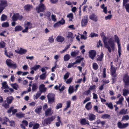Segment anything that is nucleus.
Segmentation results:
<instances>
[{
    "label": "nucleus",
    "mask_w": 129,
    "mask_h": 129,
    "mask_svg": "<svg viewBox=\"0 0 129 129\" xmlns=\"http://www.w3.org/2000/svg\"><path fill=\"white\" fill-rule=\"evenodd\" d=\"M58 66L56 64V63H55L54 66L52 68L51 70L52 72H54L56 68H58Z\"/></svg>",
    "instance_id": "nucleus-55"
},
{
    "label": "nucleus",
    "mask_w": 129,
    "mask_h": 129,
    "mask_svg": "<svg viewBox=\"0 0 129 129\" xmlns=\"http://www.w3.org/2000/svg\"><path fill=\"white\" fill-rule=\"evenodd\" d=\"M79 51L78 50H75L74 51L72 52L71 53V55L72 56L75 57L78 55L79 53Z\"/></svg>",
    "instance_id": "nucleus-25"
},
{
    "label": "nucleus",
    "mask_w": 129,
    "mask_h": 129,
    "mask_svg": "<svg viewBox=\"0 0 129 129\" xmlns=\"http://www.w3.org/2000/svg\"><path fill=\"white\" fill-rule=\"evenodd\" d=\"M106 105L110 109H112L113 108V105L110 102L109 103H107Z\"/></svg>",
    "instance_id": "nucleus-49"
},
{
    "label": "nucleus",
    "mask_w": 129,
    "mask_h": 129,
    "mask_svg": "<svg viewBox=\"0 0 129 129\" xmlns=\"http://www.w3.org/2000/svg\"><path fill=\"white\" fill-rule=\"evenodd\" d=\"M123 100V97L121 96L119 98V100L117 102H116V103L117 104H121Z\"/></svg>",
    "instance_id": "nucleus-42"
},
{
    "label": "nucleus",
    "mask_w": 129,
    "mask_h": 129,
    "mask_svg": "<svg viewBox=\"0 0 129 129\" xmlns=\"http://www.w3.org/2000/svg\"><path fill=\"white\" fill-rule=\"evenodd\" d=\"M92 107V105L91 102H89L87 103L85 106V108L87 110H90Z\"/></svg>",
    "instance_id": "nucleus-20"
},
{
    "label": "nucleus",
    "mask_w": 129,
    "mask_h": 129,
    "mask_svg": "<svg viewBox=\"0 0 129 129\" xmlns=\"http://www.w3.org/2000/svg\"><path fill=\"white\" fill-rule=\"evenodd\" d=\"M100 35L102 38L105 46L108 49L109 52L111 53L112 51H114L115 49V45L113 38H110L108 40L107 42V38L105 36L104 33L102 32Z\"/></svg>",
    "instance_id": "nucleus-1"
},
{
    "label": "nucleus",
    "mask_w": 129,
    "mask_h": 129,
    "mask_svg": "<svg viewBox=\"0 0 129 129\" xmlns=\"http://www.w3.org/2000/svg\"><path fill=\"white\" fill-rule=\"evenodd\" d=\"M42 92L39 91H38L36 93V95L35 96V98L36 99H37L41 95Z\"/></svg>",
    "instance_id": "nucleus-52"
},
{
    "label": "nucleus",
    "mask_w": 129,
    "mask_h": 129,
    "mask_svg": "<svg viewBox=\"0 0 129 129\" xmlns=\"http://www.w3.org/2000/svg\"><path fill=\"white\" fill-rule=\"evenodd\" d=\"M93 68L95 70H96L98 68V64L95 63H94L92 64Z\"/></svg>",
    "instance_id": "nucleus-51"
},
{
    "label": "nucleus",
    "mask_w": 129,
    "mask_h": 129,
    "mask_svg": "<svg viewBox=\"0 0 129 129\" xmlns=\"http://www.w3.org/2000/svg\"><path fill=\"white\" fill-rule=\"evenodd\" d=\"M123 80L125 83V87L129 84V76L127 74H125L123 77Z\"/></svg>",
    "instance_id": "nucleus-7"
},
{
    "label": "nucleus",
    "mask_w": 129,
    "mask_h": 129,
    "mask_svg": "<svg viewBox=\"0 0 129 129\" xmlns=\"http://www.w3.org/2000/svg\"><path fill=\"white\" fill-rule=\"evenodd\" d=\"M16 115L17 117L19 118L24 117L25 116L24 114L22 113V112H20L17 113L16 114Z\"/></svg>",
    "instance_id": "nucleus-24"
},
{
    "label": "nucleus",
    "mask_w": 129,
    "mask_h": 129,
    "mask_svg": "<svg viewBox=\"0 0 129 129\" xmlns=\"http://www.w3.org/2000/svg\"><path fill=\"white\" fill-rule=\"evenodd\" d=\"M113 39H114L113 38ZM115 40V41L117 43L118 48V53L119 55V57H120V56L121 55V44L120 43V40L118 38V37L116 36V35H115L114 36V41Z\"/></svg>",
    "instance_id": "nucleus-2"
},
{
    "label": "nucleus",
    "mask_w": 129,
    "mask_h": 129,
    "mask_svg": "<svg viewBox=\"0 0 129 129\" xmlns=\"http://www.w3.org/2000/svg\"><path fill=\"white\" fill-rule=\"evenodd\" d=\"M90 36L91 38H93L94 37H97L98 36V35L96 34L91 33L90 34Z\"/></svg>",
    "instance_id": "nucleus-57"
},
{
    "label": "nucleus",
    "mask_w": 129,
    "mask_h": 129,
    "mask_svg": "<svg viewBox=\"0 0 129 129\" xmlns=\"http://www.w3.org/2000/svg\"><path fill=\"white\" fill-rule=\"evenodd\" d=\"M23 29L22 27L20 25L16 26L15 28V31H21Z\"/></svg>",
    "instance_id": "nucleus-26"
},
{
    "label": "nucleus",
    "mask_w": 129,
    "mask_h": 129,
    "mask_svg": "<svg viewBox=\"0 0 129 129\" xmlns=\"http://www.w3.org/2000/svg\"><path fill=\"white\" fill-rule=\"evenodd\" d=\"M56 40L58 42H62L64 40V39L62 37L58 36L57 37Z\"/></svg>",
    "instance_id": "nucleus-34"
},
{
    "label": "nucleus",
    "mask_w": 129,
    "mask_h": 129,
    "mask_svg": "<svg viewBox=\"0 0 129 129\" xmlns=\"http://www.w3.org/2000/svg\"><path fill=\"white\" fill-rule=\"evenodd\" d=\"M24 10L27 11H29L33 8V6L30 4H27L25 5L24 7Z\"/></svg>",
    "instance_id": "nucleus-16"
},
{
    "label": "nucleus",
    "mask_w": 129,
    "mask_h": 129,
    "mask_svg": "<svg viewBox=\"0 0 129 129\" xmlns=\"http://www.w3.org/2000/svg\"><path fill=\"white\" fill-rule=\"evenodd\" d=\"M96 116L94 114L89 113L87 114V117L86 118L90 121H92L95 120L96 119Z\"/></svg>",
    "instance_id": "nucleus-6"
},
{
    "label": "nucleus",
    "mask_w": 129,
    "mask_h": 129,
    "mask_svg": "<svg viewBox=\"0 0 129 129\" xmlns=\"http://www.w3.org/2000/svg\"><path fill=\"white\" fill-rule=\"evenodd\" d=\"M129 93V90L126 89H124L123 90V95L124 96H126Z\"/></svg>",
    "instance_id": "nucleus-38"
},
{
    "label": "nucleus",
    "mask_w": 129,
    "mask_h": 129,
    "mask_svg": "<svg viewBox=\"0 0 129 129\" xmlns=\"http://www.w3.org/2000/svg\"><path fill=\"white\" fill-rule=\"evenodd\" d=\"M48 102L51 104L54 102V95L52 93H50L48 94L47 96Z\"/></svg>",
    "instance_id": "nucleus-5"
},
{
    "label": "nucleus",
    "mask_w": 129,
    "mask_h": 129,
    "mask_svg": "<svg viewBox=\"0 0 129 129\" xmlns=\"http://www.w3.org/2000/svg\"><path fill=\"white\" fill-rule=\"evenodd\" d=\"M22 18V16L20 15L18 13L15 14L12 16V19L14 21H16L17 19L21 20Z\"/></svg>",
    "instance_id": "nucleus-9"
},
{
    "label": "nucleus",
    "mask_w": 129,
    "mask_h": 129,
    "mask_svg": "<svg viewBox=\"0 0 129 129\" xmlns=\"http://www.w3.org/2000/svg\"><path fill=\"white\" fill-rule=\"evenodd\" d=\"M80 123L82 125H84L86 124L89 125V123L88 121L85 118H82L80 120Z\"/></svg>",
    "instance_id": "nucleus-18"
},
{
    "label": "nucleus",
    "mask_w": 129,
    "mask_h": 129,
    "mask_svg": "<svg viewBox=\"0 0 129 129\" xmlns=\"http://www.w3.org/2000/svg\"><path fill=\"white\" fill-rule=\"evenodd\" d=\"M27 52L26 49H23L22 48H20L19 50H15V52L19 54H22L25 53Z\"/></svg>",
    "instance_id": "nucleus-14"
},
{
    "label": "nucleus",
    "mask_w": 129,
    "mask_h": 129,
    "mask_svg": "<svg viewBox=\"0 0 129 129\" xmlns=\"http://www.w3.org/2000/svg\"><path fill=\"white\" fill-rule=\"evenodd\" d=\"M46 77V73L42 74L39 76L41 80H43L45 79Z\"/></svg>",
    "instance_id": "nucleus-40"
},
{
    "label": "nucleus",
    "mask_w": 129,
    "mask_h": 129,
    "mask_svg": "<svg viewBox=\"0 0 129 129\" xmlns=\"http://www.w3.org/2000/svg\"><path fill=\"white\" fill-rule=\"evenodd\" d=\"M42 109V107L41 106H39L35 110V111L37 113L39 114L41 112Z\"/></svg>",
    "instance_id": "nucleus-22"
},
{
    "label": "nucleus",
    "mask_w": 129,
    "mask_h": 129,
    "mask_svg": "<svg viewBox=\"0 0 129 129\" xmlns=\"http://www.w3.org/2000/svg\"><path fill=\"white\" fill-rule=\"evenodd\" d=\"M67 17L68 18H69V21H72L73 18V15L72 13H70L68 14Z\"/></svg>",
    "instance_id": "nucleus-39"
},
{
    "label": "nucleus",
    "mask_w": 129,
    "mask_h": 129,
    "mask_svg": "<svg viewBox=\"0 0 129 129\" xmlns=\"http://www.w3.org/2000/svg\"><path fill=\"white\" fill-rule=\"evenodd\" d=\"M129 124L127 123H122L120 122H118L117 125L118 127L120 129H123L128 126Z\"/></svg>",
    "instance_id": "nucleus-8"
},
{
    "label": "nucleus",
    "mask_w": 129,
    "mask_h": 129,
    "mask_svg": "<svg viewBox=\"0 0 129 129\" xmlns=\"http://www.w3.org/2000/svg\"><path fill=\"white\" fill-rule=\"evenodd\" d=\"M38 86L37 84L35 83L32 85V90L33 91H35L38 88Z\"/></svg>",
    "instance_id": "nucleus-35"
},
{
    "label": "nucleus",
    "mask_w": 129,
    "mask_h": 129,
    "mask_svg": "<svg viewBox=\"0 0 129 129\" xmlns=\"http://www.w3.org/2000/svg\"><path fill=\"white\" fill-rule=\"evenodd\" d=\"M74 89L73 86H70L69 89V91L70 93H71L74 92Z\"/></svg>",
    "instance_id": "nucleus-47"
},
{
    "label": "nucleus",
    "mask_w": 129,
    "mask_h": 129,
    "mask_svg": "<svg viewBox=\"0 0 129 129\" xmlns=\"http://www.w3.org/2000/svg\"><path fill=\"white\" fill-rule=\"evenodd\" d=\"M90 19L93 20L94 21H96L97 20V17L95 15L92 14L89 16Z\"/></svg>",
    "instance_id": "nucleus-21"
},
{
    "label": "nucleus",
    "mask_w": 129,
    "mask_h": 129,
    "mask_svg": "<svg viewBox=\"0 0 129 129\" xmlns=\"http://www.w3.org/2000/svg\"><path fill=\"white\" fill-rule=\"evenodd\" d=\"M2 89L8 88V86L7 84V83L6 82H4L2 83Z\"/></svg>",
    "instance_id": "nucleus-32"
},
{
    "label": "nucleus",
    "mask_w": 129,
    "mask_h": 129,
    "mask_svg": "<svg viewBox=\"0 0 129 129\" xmlns=\"http://www.w3.org/2000/svg\"><path fill=\"white\" fill-rule=\"evenodd\" d=\"M71 104V102L70 101H68L67 102V107L66 109H67L70 107V104Z\"/></svg>",
    "instance_id": "nucleus-62"
},
{
    "label": "nucleus",
    "mask_w": 129,
    "mask_h": 129,
    "mask_svg": "<svg viewBox=\"0 0 129 129\" xmlns=\"http://www.w3.org/2000/svg\"><path fill=\"white\" fill-rule=\"evenodd\" d=\"M6 63L7 65L10 67L12 64L13 63V62L12 61L11 59H7L6 61Z\"/></svg>",
    "instance_id": "nucleus-28"
},
{
    "label": "nucleus",
    "mask_w": 129,
    "mask_h": 129,
    "mask_svg": "<svg viewBox=\"0 0 129 129\" xmlns=\"http://www.w3.org/2000/svg\"><path fill=\"white\" fill-rule=\"evenodd\" d=\"M5 46V43L3 42H0V48H4Z\"/></svg>",
    "instance_id": "nucleus-59"
},
{
    "label": "nucleus",
    "mask_w": 129,
    "mask_h": 129,
    "mask_svg": "<svg viewBox=\"0 0 129 129\" xmlns=\"http://www.w3.org/2000/svg\"><path fill=\"white\" fill-rule=\"evenodd\" d=\"M62 104L61 103H58L56 105V109H58L62 107Z\"/></svg>",
    "instance_id": "nucleus-60"
},
{
    "label": "nucleus",
    "mask_w": 129,
    "mask_h": 129,
    "mask_svg": "<svg viewBox=\"0 0 129 129\" xmlns=\"http://www.w3.org/2000/svg\"><path fill=\"white\" fill-rule=\"evenodd\" d=\"M28 124V122L26 120H23L22 121V124L20 125L21 127L23 129H25V126H27Z\"/></svg>",
    "instance_id": "nucleus-19"
},
{
    "label": "nucleus",
    "mask_w": 129,
    "mask_h": 129,
    "mask_svg": "<svg viewBox=\"0 0 129 129\" xmlns=\"http://www.w3.org/2000/svg\"><path fill=\"white\" fill-rule=\"evenodd\" d=\"M128 113L127 109H122L119 112V114L121 115L125 114Z\"/></svg>",
    "instance_id": "nucleus-31"
},
{
    "label": "nucleus",
    "mask_w": 129,
    "mask_h": 129,
    "mask_svg": "<svg viewBox=\"0 0 129 129\" xmlns=\"http://www.w3.org/2000/svg\"><path fill=\"white\" fill-rule=\"evenodd\" d=\"M10 85L12 87L16 90H17L19 88L18 85L16 83L11 84H10Z\"/></svg>",
    "instance_id": "nucleus-30"
},
{
    "label": "nucleus",
    "mask_w": 129,
    "mask_h": 129,
    "mask_svg": "<svg viewBox=\"0 0 129 129\" xmlns=\"http://www.w3.org/2000/svg\"><path fill=\"white\" fill-rule=\"evenodd\" d=\"M73 78L72 77H70L69 79H68L67 81H66V83L69 84L72 81Z\"/></svg>",
    "instance_id": "nucleus-56"
},
{
    "label": "nucleus",
    "mask_w": 129,
    "mask_h": 129,
    "mask_svg": "<svg viewBox=\"0 0 129 129\" xmlns=\"http://www.w3.org/2000/svg\"><path fill=\"white\" fill-rule=\"evenodd\" d=\"M7 16L4 14H3L1 17V20L2 21H5L7 18Z\"/></svg>",
    "instance_id": "nucleus-43"
},
{
    "label": "nucleus",
    "mask_w": 129,
    "mask_h": 129,
    "mask_svg": "<svg viewBox=\"0 0 129 129\" xmlns=\"http://www.w3.org/2000/svg\"><path fill=\"white\" fill-rule=\"evenodd\" d=\"M112 17V15L110 14L108 15V16H106L105 19L106 20H110Z\"/></svg>",
    "instance_id": "nucleus-58"
},
{
    "label": "nucleus",
    "mask_w": 129,
    "mask_h": 129,
    "mask_svg": "<svg viewBox=\"0 0 129 129\" xmlns=\"http://www.w3.org/2000/svg\"><path fill=\"white\" fill-rule=\"evenodd\" d=\"M88 18L87 17H84L81 21V26L84 27L86 26L88 23Z\"/></svg>",
    "instance_id": "nucleus-12"
},
{
    "label": "nucleus",
    "mask_w": 129,
    "mask_h": 129,
    "mask_svg": "<svg viewBox=\"0 0 129 129\" xmlns=\"http://www.w3.org/2000/svg\"><path fill=\"white\" fill-rule=\"evenodd\" d=\"M83 59L82 58H79V59H78L75 62L73 63H70L69 64L68 66V68H71L72 67H75L76 66V64L77 63H80L81 61Z\"/></svg>",
    "instance_id": "nucleus-4"
},
{
    "label": "nucleus",
    "mask_w": 129,
    "mask_h": 129,
    "mask_svg": "<svg viewBox=\"0 0 129 129\" xmlns=\"http://www.w3.org/2000/svg\"><path fill=\"white\" fill-rule=\"evenodd\" d=\"M46 9V7L43 3H40L36 8V11L38 13L44 12Z\"/></svg>",
    "instance_id": "nucleus-3"
},
{
    "label": "nucleus",
    "mask_w": 129,
    "mask_h": 129,
    "mask_svg": "<svg viewBox=\"0 0 129 129\" xmlns=\"http://www.w3.org/2000/svg\"><path fill=\"white\" fill-rule=\"evenodd\" d=\"M13 100V97L12 96L8 97L7 99V103L8 104H11Z\"/></svg>",
    "instance_id": "nucleus-23"
},
{
    "label": "nucleus",
    "mask_w": 129,
    "mask_h": 129,
    "mask_svg": "<svg viewBox=\"0 0 129 129\" xmlns=\"http://www.w3.org/2000/svg\"><path fill=\"white\" fill-rule=\"evenodd\" d=\"M32 24L30 22L27 21L25 22L24 24V26L25 28L28 29L30 28H32Z\"/></svg>",
    "instance_id": "nucleus-17"
},
{
    "label": "nucleus",
    "mask_w": 129,
    "mask_h": 129,
    "mask_svg": "<svg viewBox=\"0 0 129 129\" xmlns=\"http://www.w3.org/2000/svg\"><path fill=\"white\" fill-rule=\"evenodd\" d=\"M41 67L40 65H35L33 67H31L30 69L31 70H34L35 71H36Z\"/></svg>",
    "instance_id": "nucleus-33"
},
{
    "label": "nucleus",
    "mask_w": 129,
    "mask_h": 129,
    "mask_svg": "<svg viewBox=\"0 0 129 129\" xmlns=\"http://www.w3.org/2000/svg\"><path fill=\"white\" fill-rule=\"evenodd\" d=\"M53 36L49 37L48 39V41L50 43H53L54 42V39L53 38Z\"/></svg>",
    "instance_id": "nucleus-48"
},
{
    "label": "nucleus",
    "mask_w": 129,
    "mask_h": 129,
    "mask_svg": "<svg viewBox=\"0 0 129 129\" xmlns=\"http://www.w3.org/2000/svg\"><path fill=\"white\" fill-rule=\"evenodd\" d=\"M40 125L38 123L35 124L33 127V129H37L39 127Z\"/></svg>",
    "instance_id": "nucleus-64"
},
{
    "label": "nucleus",
    "mask_w": 129,
    "mask_h": 129,
    "mask_svg": "<svg viewBox=\"0 0 129 129\" xmlns=\"http://www.w3.org/2000/svg\"><path fill=\"white\" fill-rule=\"evenodd\" d=\"M40 91L42 93L46 91L47 88L45 87V85L44 84H41L39 86V88Z\"/></svg>",
    "instance_id": "nucleus-15"
},
{
    "label": "nucleus",
    "mask_w": 129,
    "mask_h": 129,
    "mask_svg": "<svg viewBox=\"0 0 129 129\" xmlns=\"http://www.w3.org/2000/svg\"><path fill=\"white\" fill-rule=\"evenodd\" d=\"M67 37L71 39H72L74 38V37L73 35V33L70 32H69L68 33Z\"/></svg>",
    "instance_id": "nucleus-41"
},
{
    "label": "nucleus",
    "mask_w": 129,
    "mask_h": 129,
    "mask_svg": "<svg viewBox=\"0 0 129 129\" xmlns=\"http://www.w3.org/2000/svg\"><path fill=\"white\" fill-rule=\"evenodd\" d=\"M101 8L103 9V12L105 14H107V8L106 7H105L104 4H103L101 6Z\"/></svg>",
    "instance_id": "nucleus-29"
},
{
    "label": "nucleus",
    "mask_w": 129,
    "mask_h": 129,
    "mask_svg": "<svg viewBox=\"0 0 129 129\" xmlns=\"http://www.w3.org/2000/svg\"><path fill=\"white\" fill-rule=\"evenodd\" d=\"M9 24L7 22H4L2 24V26L3 27H9Z\"/></svg>",
    "instance_id": "nucleus-44"
},
{
    "label": "nucleus",
    "mask_w": 129,
    "mask_h": 129,
    "mask_svg": "<svg viewBox=\"0 0 129 129\" xmlns=\"http://www.w3.org/2000/svg\"><path fill=\"white\" fill-rule=\"evenodd\" d=\"M53 111L52 109V108H50L45 111V115L46 116L51 115L53 114Z\"/></svg>",
    "instance_id": "nucleus-10"
},
{
    "label": "nucleus",
    "mask_w": 129,
    "mask_h": 129,
    "mask_svg": "<svg viewBox=\"0 0 129 129\" xmlns=\"http://www.w3.org/2000/svg\"><path fill=\"white\" fill-rule=\"evenodd\" d=\"M129 119V117L128 115H126L123 116L122 118V121L124 120H127Z\"/></svg>",
    "instance_id": "nucleus-46"
},
{
    "label": "nucleus",
    "mask_w": 129,
    "mask_h": 129,
    "mask_svg": "<svg viewBox=\"0 0 129 129\" xmlns=\"http://www.w3.org/2000/svg\"><path fill=\"white\" fill-rule=\"evenodd\" d=\"M96 54V52L94 50H91L89 52V56L92 59H93L95 57Z\"/></svg>",
    "instance_id": "nucleus-11"
},
{
    "label": "nucleus",
    "mask_w": 129,
    "mask_h": 129,
    "mask_svg": "<svg viewBox=\"0 0 129 129\" xmlns=\"http://www.w3.org/2000/svg\"><path fill=\"white\" fill-rule=\"evenodd\" d=\"M63 58L64 61H68L70 59V55L67 54L64 56Z\"/></svg>",
    "instance_id": "nucleus-36"
},
{
    "label": "nucleus",
    "mask_w": 129,
    "mask_h": 129,
    "mask_svg": "<svg viewBox=\"0 0 129 129\" xmlns=\"http://www.w3.org/2000/svg\"><path fill=\"white\" fill-rule=\"evenodd\" d=\"M52 20L54 21L55 22L56 21V19L55 16L53 15H52L51 16Z\"/></svg>",
    "instance_id": "nucleus-63"
},
{
    "label": "nucleus",
    "mask_w": 129,
    "mask_h": 129,
    "mask_svg": "<svg viewBox=\"0 0 129 129\" xmlns=\"http://www.w3.org/2000/svg\"><path fill=\"white\" fill-rule=\"evenodd\" d=\"M104 54L102 52H101L100 55L98 56L97 58V61H101L103 59Z\"/></svg>",
    "instance_id": "nucleus-37"
},
{
    "label": "nucleus",
    "mask_w": 129,
    "mask_h": 129,
    "mask_svg": "<svg viewBox=\"0 0 129 129\" xmlns=\"http://www.w3.org/2000/svg\"><path fill=\"white\" fill-rule=\"evenodd\" d=\"M110 117V115L107 114H105L103 115L102 118L103 119H106L109 118Z\"/></svg>",
    "instance_id": "nucleus-54"
},
{
    "label": "nucleus",
    "mask_w": 129,
    "mask_h": 129,
    "mask_svg": "<svg viewBox=\"0 0 129 129\" xmlns=\"http://www.w3.org/2000/svg\"><path fill=\"white\" fill-rule=\"evenodd\" d=\"M55 117L56 116L55 115H53L48 118L51 123V122L53 121L55 119Z\"/></svg>",
    "instance_id": "nucleus-45"
},
{
    "label": "nucleus",
    "mask_w": 129,
    "mask_h": 129,
    "mask_svg": "<svg viewBox=\"0 0 129 129\" xmlns=\"http://www.w3.org/2000/svg\"><path fill=\"white\" fill-rule=\"evenodd\" d=\"M9 122L10 123V125L12 127H14L15 126V123L14 121H10Z\"/></svg>",
    "instance_id": "nucleus-61"
},
{
    "label": "nucleus",
    "mask_w": 129,
    "mask_h": 129,
    "mask_svg": "<svg viewBox=\"0 0 129 129\" xmlns=\"http://www.w3.org/2000/svg\"><path fill=\"white\" fill-rule=\"evenodd\" d=\"M117 68L111 66V72L112 76L113 77H116V70Z\"/></svg>",
    "instance_id": "nucleus-13"
},
{
    "label": "nucleus",
    "mask_w": 129,
    "mask_h": 129,
    "mask_svg": "<svg viewBox=\"0 0 129 129\" xmlns=\"http://www.w3.org/2000/svg\"><path fill=\"white\" fill-rule=\"evenodd\" d=\"M50 123L48 118L45 119L42 122L43 124L44 125H46L48 124H50Z\"/></svg>",
    "instance_id": "nucleus-27"
},
{
    "label": "nucleus",
    "mask_w": 129,
    "mask_h": 129,
    "mask_svg": "<svg viewBox=\"0 0 129 129\" xmlns=\"http://www.w3.org/2000/svg\"><path fill=\"white\" fill-rule=\"evenodd\" d=\"M69 75L70 73L68 72H67L65 74L64 76V79L65 80H66V79L69 77Z\"/></svg>",
    "instance_id": "nucleus-53"
},
{
    "label": "nucleus",
    "mask_w": 129,
    "mask_h": 129,
    "mask_svg": "<svg viewBox=\"0 0 129 129\" xmlns=\"http://www.w3.org/2000/svg\"><path fill=\"white\" fill-rule=\"evenodd\" d=\"M126 11L129 13V3L125 4V5H124Z\"/></svg>",
    "instance_id": "nucleus-50"
}]
</instances>
